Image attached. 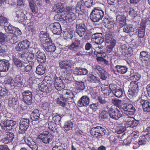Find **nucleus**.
Listing matches in <instances>:
<instances>
[{
  "instance_id": "nucleus-1",
  "label": "nucleus",
  "mask_w": 150,
  "mask_h": 150,
  "mask_svg": "<svg viewBox=\"0 0 150 150\" xmlns=\"http://www.w3.org/2000/svg\"><path fill=\"white\" fill-rule=\"evenodd\" d=\"M83 44H81V40L78 38H75L72 43L67 47L69 49L76 53L77 56H82L83 55V52L84 50Z\"/></svg>"
},
{
  "instance_id": "nucleus-2",
  "label": "nucleus",
  "mask_w": 150,
  "mask_h": 150,
  "mask_svg": "<svg viewBox=\"0 0 150 150\" xmlns=\"http://www.w3.org/2000/svg\"><path fill=\"white\" fill-rule=\"evenodd\" d=\"M75 62L71 60L61 61L59 62V68L60 69H64L69 75L72 72Z\"/></svg>"
},
{
  "instance_id": "nucleus-3",
  "label": "nucleus",
  "mask_w": 150,
  "mask_h": 150,
  "mask_svg": "<svg viewBox=\"0 0 150 150\" xmlns=\"http://www.w3.org/2000/svg\"><path fill=\"white\" fill-rule=\"evenodd\" d=\"M104 13L100 8L95 7L90 13V18L93 22H98L103 18Z\"/></svg>"
},
{
  "instance_id": "nucleus-4",
  "label": "nucleus",
  "mask_w": 150,
  "mask_h": 150,
  "mask_svg": "<svg viewBox=\"0 0 150 150\" xmlns=\"http://www.w3.org/2000/svg\"><path fill=\"white\" fill-rule=\"evenodd\" d=\"M53 138V136L51 134L45 131L39 134L37 140L47 144L52 143Z\"/></svg>"
},
{
  "instance_id": "nucleus-5",
  "label": "nucleus",
  "mask_w": 150,
  "mask_h": 150,
  "mask_svg": "<svg viewBox=\"0 0 150 150\" xmlns=\"http://www.w3.org/2000/svg\"><path fill=\"white\" fill-rule=\"evenodd\" d=\"M138 82L136 81H132L129 85V88L127 93L128 96L130 98L134 97L137 95L138 92Z\"/></svg>"
},
{
  "instance_id": "nucleus-6",
  "label": "nucleus",
  "mask_w": 150,
  "mask_h": 150,
  "mask_svg": "<svg viewBox=\"0 0 150 150\" xmlns=\"http://www.w3.org/2000/svg\"><path fill=\"white\" fill-rule=\"evenodd\" d=\"M109 116L112 119L118 120L123 116L120 110L114 105H112L109 110Z\"/></svg>"
},
{
  "instance_id": "nucleus-7",
  "label": "nucleus",
  "mask_w": 150,
  "mask_h": 150,
  "mask_svg": "<svg viewBox=\"0 0 150 150\" xmlns=\"http://www.w3.org/2000/svg\"><path fill=\"white\" fill-rule=\"evenodd\" d=\"M28 48L29 49V50L34 49L31 45L30 42L27 40H25L19 42L15 47L16 50L19 51Z\"/></svg>"
},
{
  "instance_id": "nucleus-8",
  "label": "nucleus",
  "mask_w": 150,
  "mask_h": 150,
  "mask_svg": "<svg viewBox=\"0 0 150 150\" xmlns=\"http://www.w3.org/2000/svg\"><path fill=\"white\" fill-rule=\"evenodd\" d=\"M23 139L22 140V142L24 141L32 150H40L39 147L33 139L30 137L25 136L23 137Z\"/></svg>"
},
{
  "instance_id": "nucleus-9",
  "label": "nucleus",
  "mask_w": 150,
  "mask_h": 150,
  "mask_svg": "<svg viewBox=\"0 0 150 150\" xmlns=\"http://www.w3.org/2000/svg\"><path fill=\"white\" fill-rule=\"evenodd\" d=\"M82 1L84 3V5L87 7H89L91 6L93 2V0H82L79 2L77 4L76 7V11H82L84 10V7L82 5Z\"/></svg>"
},
{
  "instance_id": "nucleus-10",
  "label": "nucleus",
  "mask_w": 150,
  "mask_h": 150,
  "mask_svg": "<svg viewBox=\"0 0 150 150\" xmlns=\"http://www.w3.org/2000/svg\"><path fill=\"white\" fill-rule=\"evenodd\" d=\"M23 102L27 105H30L32 102L33 95L31 92L29 90L25 91L22 93Z\"/></svg>"
},
{
  "instance_id": "nucleus-11",
  "label": "nucleus",
  "mask_w": 150,
  "mask_h": 150,
  "mask_svg": "<svg viewBox=\"0 0 150 150\" xmlns=\"http://www.w3.org/2000/svg\"><path fill=\"white\" fill-rule=\"evenodd\" d=\"M19 129V132L22 133L26 131L29 126V120L28 119L22 118L20 122Z\"/></svg>"
},
{
  "instance_id": "nucleus-12",
  "label": "nucleus",
  "mask_w": 150,
  "mask_h": 150,
  "mask_svg": "<svg viewBox=\"0 0 150 150\" xmlns=\"http://www.w3.org/2000/svg\"><path fill=\"white\" fill-rule=\"evenodd\" d=\"M137 103L138 105L142 106L144 111L150 112V103L148 100L140 98L137 100Z\"/></svg>"
},
{
  "instance_id": "nucleus-13",
  "label": "nucleus",
  "mask_w": 150,
  "mask_h": 150,
  "mask_svg": "<svg viewBox=\"0 0 150 150\" xmlns=\"http://www.w3.org/2000/svg\"><path fill=\"white\" fill-rule=\"evenodd\" d=\"M125 106L123 108V113L127 115H132L134 114L136 109L133 105L131 104L127 103Z\"/></svg>"
},
{
  "instance_id": "nucleus-14",
  "label": "nucleus",
  "mask_w": 150,
  "mask_h": 150,
  "mask_svg": "<svg viewBox=\"0 0 150 150\" xmlns=\"http://www.w3.org/2000/svg\"><path fill=\"white\" fill-rule=\"evenodd\" d=\"M49 28L54 34L58 35L61 33V25L58 22L51 23L49 25Z\"/></svg>"
},
{
  "instance_id": "nucleus-15",
  "label": "nucleus",
  "mask_w": 150,
  "mask_h": 150,
  "mask_svg": "<svg viewBox=\"0 0 150 150\" xmlns=\"http://www.w3.org/2000/svg\"><path fill=\"white\" fill-rule=\"evenodd\" d=\"M90 100L89 98L86 96H83L78 101V105L80 107H86L90 102Z\"/></svg>"
},
{
  "instance_id": "nucleus-16",
  "label": "nucleus",
  "mask_w": 150,
  "mask_h": 150,
  "mask_svg": "<svg viewBox=\"0 0 150 150\" xmlns=\"http://www.w3.org/2000/svg\"><path fill=\"white\" fill-rule=\"evenodd\" d=\"M10 65L8 61L5 59H0V72L7 71L9 68Z\"/></svg>"
},
{
  "instance_id": "nucleus-17",
  "label": "nucleus",
  "mask_w": 150,
  "mask_h": 150,
  "mask_svg": "<svg viewBox=\"0 0 150 150\" xmlns=\"http://www.w3.org/2000/svg\"><path fill=\"white\" fill-rule=\"evenodd\" d=\"M76 32L80 37H82L84 34L86 30V27L84 24L81 23L76 24Z\"/></svg>"
},
{
  "instance_id": "nucleus-18",
  "label": "nucleus",
  "mask_w": 150,
  "mask_h": 150,
  "mask_svg": "<svg viewBox=\"0 0 150 150\" xmlns=\"http://www.w3.org/2000/svg\"><path fill=\"white\" fill-rule=\"evenodd\" d=\"M49 40L48 42H45L43 43V47L46 51L53 52L55 50L56 47L54 45L52 44L51 40Z\"/></svg>"
},
{
  "instance_id": "nucleus-19",
  "label": "nucleus",
  "mask_w": 150,
  "mask_h": 150,
  "mask_svg": "<svg viewBox=\"0 0 150 150\" xmlns=\"http://www.w3.org/2000/svg\"><path fill=\"white\" fill-rule=\"evenodd\" d=\"M54 86L58 91L62 90L64 87V85L62 80L60 77H54Z\"/></svg>"
},
{
  "instance_id": "nucleus-20",
  "label": "nucleus",
  "mask_w": 150,
  "mask_h": 150,
  "mask_svg": "<svg viewBox=\"0 0 150 150\" xmlns=\"http://www.w3.org/2000/svg\"><path fill=\"white\" fill-rule=\"evenodd\" d=\"M5 31L8 33L12 34H17V35H21L22 34V32L21 30L18 28L15 27L11 25L5 30Z\"/></svg>"
},
{
  "instance_id": "nucleus-21",
  "label": "nucleus",
  "mask_w": 150,
  "mask_h": 150,
  "mask_svg": "<svg viewBox=\"0 0 150 150\" xmlns=\"http://www.w3.org/2000/svg\"><path fill=\"white\" fill-rule=\"evenodd\" d=\"M37 52L35 54V57L38 62L44 63L46 60V57L45 54L43 52L37 50Z\"/></svg>"
},
{
  "instance_id": "nucleus-22",
  "label": "nucleus",
  "mask_w": 150,
  "mask_h": 150,
  "mask_svg": "<svg viewBox=\"0 0 150 150\" xmlns=\"http://www.w3.org/2000/svg\"><path fill=\"white\" fill-rule=\"evenodd\" d=\"M40 39L41 44H43L45 42L51 40L49 38V34L46 32L41 31L40 33Z\"/></svg>"
},
{
  "instance_id": "nucleus-23",
  "label": "nucleus",
  "mask_w": 150,
  "mask_h": 150,
  "mask_svg": "<svg viewBox=\"0 0 150 150\" xmlns=\"http://www.w3.org/2000/svg\"><path fill=\"white\" fill-rule=\"evenodd\" d=\"M88 80L92 83H98L100 81V79L96 75L92 72L87 75Z\"/></svg>"
},
{
  "instance_id": "nucleus-24",
  "label": "nucleus",
  "mask_w": 150,
  "mask_h": 150,
  "mask_svg": "<svg viewBox=\"0 0 150 150\" xmlns=\"http://www.w3.org/2000/svg\"><path fill=\"white\" fill-rule=\"evenodd\" d=\"M63 96L65 99H68L70 100H72L74 97H75V95L74 93L72 92L70 90H64L62 91Z\"/></svg>"
},
{
  "instance_id": "nucleus-25",
  "label": "nucleus",
  "mask_w": 150,
  "mask_h": 150,
  "mask_svg": "<svg viewBox=\"0 0 150 150\" xmlns=\"http://www.w3.org/2000/svg\"><path fill=\"white\" fill-rule=\"evenodd\" d=\"M27 13V11L25 10H20L16 12V16L18 18H20L21 21H23L24 20L27 19L26 14Z\"/></svg>"
},
{
  "instance_id": "nucleus-26",
  "label": "nucleus",
  "mask_w": 150,
  "mask_h": 150,
  "mask_svg": "<svg viewBox=\"0 0 150 150\" xmlns=\"http://www.w3.org/2000/svg\"><path fill=\"white\" fill-rule=\"evenodd\" d=\"M53 10L57 13H61L64 10V4L61 3L55 4L53 7Z\"/></svg>"
},
{
  "instance_id": "nucleus-27",
  "label": "nucleus",
  "mask_w": 150,
  "mask_h": 150,
  "mask_svg": "<svg viewBox=\"0 0 150 150\" xmlns=\"http://www.w3.org/2000/svg\"><path fill=\"white\" fill-rule=\"evenodd\" d=\"M103 21L105 23L106 27L109 29H111L114 27V21L112 18H103Z\"/></svg>"
},
{
  "instance_id": "nucleus-28",
  "label": "nucleus",
  "mask_w": 150,
  "mask_h": 150,
  "mask_svg": "<svg viewBox=\"0 0 150 150\" xmlns=\"http://www.w3.org/2000/svg\"><path fill=\"white\" fill-rule=\"evenodd\" d=\"M17 97H15L10 99L8 102V105L11 108L12 107L13 109H16L18 106L17 104Z\"/></svg>"
},
{
  "instance_id": "nucleus-29",
  "label": "nucleus",
  "mask_w": 150,
  "mask_h": 150,
  "mask_svg": "<svg viewBox=\"0 0 150 150\" xmlns=\"http://www.w3.org/2000/svg\"><path fill=\"white\" fill-rule=\"evenodd\" d=\"M40 112L38 109L34 110L31 113L30 117L33 121L38 120L40 118Z\"/></svg>"
},
{
  "instance_id": "nucleus-30",
  "label": "nucleus",
  "mask_w": 150,
  "mask_h": 150,
  "mask_svg": "<svg viewBox=\"0 0 150 150\" xmlns=\"http://www.w3.org/2000/svg\"><path fill=\"white\" fill-rule=\"evenodd\" d=\"M115 69L118 73L120 74H125L127 71V69L126 66L117 65L115 67Z\"/></svg>"
},
{
  "instance_id": "nucleus-31",
  "label": "nucleus",
  "mask_w": 150,
  "mask_h": 150,
  "mask_svg": "<svg viewBox=\"0 0 150 150\" xmlns=\"http://www.w3.org/2000/svg\"><path fill=\"white\" fill-rule=\"evenodd\" d=\"M138 9L137 7H134L133 8L130 7L128 11L129 15L132 18H135L138 14Z\"/></svg>"
},
{
  "instance_id": "nucleus-32",
  "label": "nucleus",
  "mask_w": 150,
  "mask_h": 150,
  "mask_svg": "<svg viewBox=\"0 0 150 150\" xmlns=\"http://www.w3.org/2000/svg\"><path fill=\"white\" fill-rule=\"evenodd\" d=\"M116 21L119 23L120 26H123L126 22V17L123 15H118L117 17Z\"/></svg>"
},
{
  "instance_id": "nucleus-33",
  "label": "nucleus",
  "mask_w": 150,
  "mask_h": 150,
  "mask_svg": "<svg viewBox=\"0 0 150 150\" xmlns=\"http://www.w3.org/2000/svg\"><path fill=\"white\" fill-rule=\"evenodd\" d=\"M149 56H150V53L146 51H144L140 52L139 58L142 62Z\"/></svg>"
},
{
  "instance_id": "nucleus-34",
  "label": "nucleus",
  "mask_w": 150,
  "mask_h": 150,
  "mask_svg": "<svg viewBox=\"0 0 150 150\" xmlns=\"http://www.w3.org/2000/svg\"><path fill=\"white\" fill-rule=\"evenodd\" d=\"M13 60L14 65L18 67H22L24 66V64L20 59L17 57H13Z\"/></svg>"
},
{
  "instance_id": "nucleus-35",
  "label": "nucleus",
  "mask_w": 150,
  "mask_h": 150,
  "mask_svg": "<svg viewBox=\"0 0 150 150\" xmlns=\"http://www.w3.org/2000/svg\"><path fill=\"white\" fill-rule=\"evenodd\" d=\"M113 94L115 97L118 98H120L125 95L122 90L120 88H118V89L114 92Z\"/></svg>"
},
{
  "instance_id": "nucleus-36",
  "label": "nucleus",
  "mask_w": 150,
  "mask_h": 150,
  "mask_svg": "<svg viewBox=\"0 0 150 150\" xmlns=\"http://www.w3.org/2000/svg\"><path fill=\"white\" fill-rule=\"evenodd\" d=\"M35 72L39 75H42L45 73V68L43 66L39 65L37 67Z\"/></svg>"
},
{
  "instance_id": "nucleus-37",
  "label": "nucleus",
  "mask_w": 150,
  "mask_h": 150,
  "mask_svg": "<svg viewBox=\"0 0 150 150\" xmlns=\"http://www.w3.org/2000/svg\"><path fill=\"white\" fill-rule=\"evenodd\" d=\"M73 123L71 120H69L66 122L64 125V128L66 131L71 130L72 129Z\"/></svg>"
},
{
  "instance_id": "nucleus-38",
  "label": "nucleus",
  "mask_w": 150,
  "mask_h": 150,
  "mask_svg": "<svg viewBox=\"0 0 150 150\" xmlns=\"http://www.w3.org/2000/svg\"><path fill=\"white\" fill-rule=\"evenodd\" d=\"M21 77L19 75H17L15 78L12 79V86H16L21 84Z\"/></svg>"
},
{
  "instance_id": "nucleus-39",
  "label": "nucleus",
  "mask_w": 150,
  "mask_h": 150,
  "mask_svg": "<svg viewBox=\"0 0 150 150\" xmlns=\"http://www.w3.org/2000/svg\"><path fill=\"white\" fill-rule=\"evenodd\" d=\"M134 140V138H133V136L132 135H129L127 138L124 140L123 141V144L126 145H129L131 142Z\"/></svg>"
},
{
  "instance_id": "nucleus-40",
  "label": "nucleus",
  "mask_w": 150,
  "mask_h": 150,
  "mask_svg": "<svg viewBox=\"0 0 150 150\" xmlns=\"http://www.w3.org/2000/svg\"><path fill=\"white\" fill-rule=\"evenodd\" d=\"M145 25H141L138 30V36L140 38H143L145 34Z\"/></svg>"
},
{
  "instance_id": "nucleus-41",
  "label": "nucleus",
  "mask_w": 150,
  "mask_h": 150,
  "mask_svg": "<svg viewBox=\"0 0 150 150\" xmlns=\"http://www.w3.org/2000/svg\"><path fill=\"white\" fill-rule=\"evenodd\" d=\"M88 73V71L85 68H79L76 71V74L78 75H85Z\"/></svg>"
},
{
  "instance_id": "nucleus-42",
  "label": "nucleus",
  "mask_w": 150,
  "mask_h": 150,
  "mask_svg": "<svg viewBox=\"0 0 150 150\" xmlns=\"http://www.w3.org/2000/svg\"><path fill=\"white\" fill-rule=\"evenodd\" d=\"M94 54L98 57L97 59V60L98 61L103 60V59L102 57H104L105 55V53L103 51L95 52Z\"/></svg>"
},
{
  "instance_id": "nucleus-43",
  "label": "nucleus",
  "mask_w": 150,
  "mask_h": 150,
  "mask_svg": "<svg viewBox=\"0 0 150 150\" xmlns=\"http://www.w3.org/2000/svg\"><path fill=\"white\" fill-rule=\"evenodd\" d=\"M123 31L127 33H129L134 31V28L131 25L124 26Z\"/></svg>"
},
{
  "instance_id": "nucleus-44",
  "label": "nucleus",
  "mask_w": 150,
  "mask_h": 150,
  "mask_svg": "<svg viewBox=\"0 0 150 150\" xmlns=\"http://www.w3.org/2000/svg\"><path fill=\"white\" fill-rule=\"evenodd\" d=\"M67 17L68 23L71 22L76 19V16L74 13L71 12L67 13Z\"/></svg>"
},
{
  "instance_id": "nucleus-45",
  "label": "nucleus",
  "mask_w": 150,
  "mask_h": 150,
  "mask_svg": "<svg viewBox=\"0 0 150 150\" xmlns=\"http://www.w3.org/2000/svg\"><path fill=\"white\" fill-rule=\"evenodd\" d=\"M109 115V113L106 110L102 111L99 115L100 119L102 120H105L107 118Z\"/></svg>"
},
{
  "instance_id": "nucleus-46",
  "label": "nucleus",
  "mask_w": 150,
  "mask_h": 150,
  "mask_svg": "<svg viewBox=\"0 0 150 150\" xmlns=\"http://www.w3.org/2000/svg\"><path fill=\"white\" fill-rule=\"evenodd\" d=\"M7 122L6 123L8 124V128H5V129H8L9 130L12 129V127L16 124V122L12 120H6Z\"/></svg>"
},
{
  "instance_id": "nucleus-47",
  "label": "nucleus",
  "mask_w": 150,
  "mask_h": 150,
  "mask_svg": "<svg viewBox=\"0 0 150 150\" xmlns=\"http://www.w3.org/2000/svg\"><path fill=\"white\" fill-rule=\"evenodd\" d=\"M65 101V100L64 98L60 96L57 98L56 102L57 104H59L61 106H64L66 105Z\"/></svg>"
},
{
  "instance_id": "nucleus-48",
  "label": "nucleus",
  "mask_w": 150,
  "mask_h": 150,
  "mask_svg": "<svg viewBox=\"0 0 150 150\" xmlns=\"http://www.w3.org/2000/svg\"><path fill=\"white\" fill-rule=\"evenodd\" d=\"M56 123L54 122H51L48 123V127L50 129L54 132L56 130Z\"/></svg>"
},
{
  "instance_id": "nucleus-49",
  "label": "nucleus",
  "mask_w": 150,
  "mask_h": 150,
  "mask_svg": "<svg viewBox=\"0 0 150 150\" xmlns=\"http://www.w3.org/2000/svg\"><path fill=\"white\" fill-rule=\"evenodd\" d=\"M108 74L104 70H103L100 73V79L102 80H104L106 79L108 76Z\"/></svg>"
},
{
  "instance_id": "nucleus-50",
  "label": "nucleus",
  "mask_w": 150,
  "mask_h": 150,
  "mask_svg": "<svg viewBox=\"0 0 150 150\" xmlns=\"http://www.w3.org/2000/svg\"><path fill=\"white\" fill-rule=\"evenodd\" d=\"M99 103L98 102L93 103L90 105L89 107L92 110L93 112H95L99 108Z\"/></svg>"
},
{
  "instance_id": "nucleus-51",
  "label": "nucleus",
  "mask_w": 150,
  "mask_h": 150,
  "mask_svg": "<svg viewBox=\"0 0 150 150\" xmlns=\"http://www.w3.org/2000/svg\"><path fill=\"white\" fill-rule=\"evenodd\" d=\"M112 102L118 108L120 107L122 104L121 100L116 98L112 99Z\"/></svg>"
},
{
  "instance_id": "nucleus-52",
  "label": "nucleus",
  "mask_w": 150,
  "mask_h": 150,
  "mask_svg": "<svg viewBox=\"0 0 150 150\" xmlns=\"http://www.w3.org/2000/svg\"><path fill=\"white\" fill-rule=\"evenodd\" d=\"M112 35L110 33H107L105 35V39L107 43H109L112 39Z\"/></svg>"
},
{
  "instance_id": "nucleus-53",
  "label": "nucleus",
  "mask_w": 150,
  "mask_h": 150,
  "mask_svg": "<svg viewBox=\"0 0 150 150\" xmlns=\"http://www.w3.org/2000/svg\"><path fill=\"white\" fill-rule=\"evenodd\" d=\"M29 4L32 11L35 13H37L38 11V9L35 4L33 2L31 1L30 2Z\"/></svg>"
},
{
  "instance_id": "nucleus-54",
  "label": "nucleus",
  "mask_w": 150,
  "mask_h": 150,
  "mask_svg": "<svg viewBox=\"0 0 150 150\" xmlns=\"http://www.w3.org/2000/svg\"><path fill=\"white\" fill-rule=\"evenodd\" d=\"M64 145L62 144H57L52 148V150H65L64 147Z\"/></svg>"
},
{
  "instance_id": "nucleus-55",
  "label": "nucleus",
  "mask_w": 150,
  "mask_h": 150,
  "mask_svg": "<svg viewBox=\"0 0 150 150\" xmlns=\"http://www.w3.org/2000/svg\"><path fill=\"white\" fill-rule=\"evenodd\" d=\"M67 18V13L66 12L62 13L60 15L59 19H61V21H63L64 22L68 23Z\"/></svg>"
},
{
  "instance_id": "nucleus-56",
  "label": "nucleus",
  "mask_w": 150,
  "mask_h": 150,
  "mask_svg": "<svg viewBox=\"0 0 150 150\" xmlns=\"http://www.w3.org/2000/svg\"><path fill=\"white\" fill-rule=\"evenodd\" d=\"M148 136L147 134L146 135L140 138L139 141V145H142L145 144L146 143V140H147L146 139V137Z\"/></svg>"
},
{
  "instance_id": "nucleus-57",
  "label": "nucleus",
  "mask_w": 150,
  "mask_h": 150,
  "mask_svg": "<svg viewBox=\"0 0 150 150\" xmlns=\"http://www.w3.org/2000/svg\"><path fill=\"white\" fill-rule=\"evenodd\" d=\"M140 75L137 73H135L134 75H131L130 77L131 79L136 82L140 79Z\"/></svg>"
},
{
  "instance_id": "nucleus-58",
  "label": "nucleus",
  "mask_w": 150,
  "mask_h": 150,
  "mask_svg": "<svg viewBox=\"0 0 150 150\" xmlns=\"http://www.w3.org/2000/svg\"><path fill=\"white\" fill-rule=\"evenodd\" d=\"M98 99L99 102L102 104H105L107 102L106 98L100 96H98Z\"/></svg>"
},
{
  "instance_id": "nucleus-59",
  "label": "nucleus",
  "mask_w": 150,
  "mask_h": 150,
  "mask_svg": "<svg viewBox=\"0 0 150 150\" xmlns=\"http://www.w3.org/2000/svg\"><path fill=\"white\" fill-rule=\"evenodd\" d=\"M77 88L78 89L83 90L85 89V86L83 82L82 81L78 82Z\"/></svg>"
},
{
  "instance_id": "nucleus-60",
  "label": "nucleus",
  "mask_w": 150,
  "mask_h": 150,
  "mask_svg": "<svg viewBox=\"0 0 150 150\" xmlns=\"http://www.w3.org/2000/svg\"><path fill=\"white\" fill-rule=\"evenodd\" d=\"M7 93L6 89L5 88H3L0 86V98H3V96Z\"/></svg>"
},
{
  "instance_id": "nucleus-61",
  "label": "nucleus",
  "mask_w": 150,
  "mask_h": 150,
  "mask_svg": "<svg viewBox=\"0 0 150 150\" xmlns=\"http://www.w3.org/2000/svg\"><path fill=\"white\" fill-rule=\"evenodd\" d=\"M17 34H14L10 40V42L12 44L16 43L18 40V39L16 35Z\"/></svg>"
},
{
  "instance_id": "nucleus-62",
  "label": "nucleus",
  "mask_w": 150,
  "mask_h": 150,
  "mask_svg": "<svg viewBox=\"0 0 150 150\" xmlns=\"http://www.w3.org/2000/svg\"><path fill=\"white\" fill-rule=\"evenodd\" d=\"M109 88L111 90L112 93H113L115 91H116L119 88L117 86L113 83L110 84L109 85Z\"/></svg>"
},
{
  "instance_id": "nucleus-63",
  "label": "nucleus",
  "mask_w": 150,
  "mask_h": 150,
  "mask_svg": "<svg viewBox=\"0 0 150 150\" xmlns=\"http://www.w3.org/2000/svg\"><path fill=\"white\" fill-rule=\"evenodd\" d=\"M142 62L144 66L150 67V56L147 59H144Z\"/></svg>"
},
{
  "instance_id": "nucleus-64",
  "label": "nucleus",
  "mask_w": 150,
  "mask_h": 150,
  "mask_svg": "<svg viewBox=\"0 0 150 150\" xmlns=\"http://www.w3.org/2000/svg\"><path fill=\"white\" fill-rule=\"evenodd\" d=\"M6 137L11 142H12L14 137L13 134L12 132H8L6 134Z\"/></svg>"
}]
</instances>
